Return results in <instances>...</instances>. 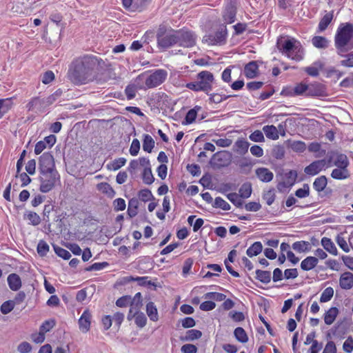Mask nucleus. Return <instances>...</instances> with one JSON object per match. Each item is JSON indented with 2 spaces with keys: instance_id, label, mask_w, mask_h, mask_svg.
Wrapping results in <instances>:
<instances>
[{
  "instance_id": "nucleus-1",
  "label": "nucleus",
  "mask_w": 353,
  "mask_h": 353,
  "mask_svg": "<svg viewBox=\"0 0 353 353\" xmlns=\"http://www.w3.org/2000/svg\"><path fill=\"white\" fill-rule=\"evenodd\" d=\"M95 66L94 58L83 57L72 63L68 72L72 82L77 85L86 84L92 79V70Z\"/></svg>"
},
{
  "instance_id": "nucleus-2",
  "label": "nucleus",
  "mask_w": 353,
  "mask_h": 353,
  "mask_svg": "<svg viewBox=\"0 0 353 353\" xmlns=\"http://www.w3.org/2000/svg\"><path fill=\"white\" fill-rule=\"evenodd\" d=\"M334 46L339 56L353 49V24L341 23L334 35Z\"/></svg>"
},
{
  "instance_id": "nucleus-3",
  "label": "nucleus",
  "mask_w": 353,
  "mask_h": 353,
  "mask_svg": "<svg viewBox=\"0 0 353 353\" xmlns=\"http://www.w3.org/2000/svg\"><path fill=\"white\" fill-rule=\"evenodd\" d=\"M276 46L282 54L292 60L300 61L304 57V49L301 42L294 37H279L276 41Z\"/></svg>"
},
{
  "instance_id": "nucleus-4",
  "label": "nucleus",
  "mask_w": 353,
  "mask_h": 353,
  "mask_svg": "<svg viewBox=\"0 0 353 353\" xmlns=\"http://www.w3.org/2000/svg\"><path fill=\"white\" fill-rule=\"evenodd\" d=\"M40 191L43 193L50 192L57 183H60V175L57 170L39 172Z\"/></svg>"
},
{
  "instance_id": "nucleus-5",
  "label": "nucleus",
  "mask_w": 353,
  "mask_h": 353,
  "mask_svg": "<svg viewBox=\"0 0 353 353\" xmlns=\"http://www.w3.org/2000/svg\"><path fill=\"white\" fill-rule=\"evenodd\" d=\"M159 48L165 50L176 45V30L170 29L165 31L159 30L157 35Z\"/></svg>"
},
{
  "instance_id": "nucleus-6",
  "label": "nucleus",
  "mask_w": 353,
  "mask_h": 353,
  "mask_svg": "<svg viewBox=\"0 0 353 353\" xmlns=\"http://www.w3.org/2000/svg\"><path fill=\"white\" fill-rule=\"evenodd\" d=\"M176 45L183 48H191L196 44V36L192 31L181 29L176 30Z\"/></svg>"
},
{
  "instance_id": "nucleus-7",
  "label": "nucleus",
  "mask_w": 353,
  "mask_h": 353,
  "mask_svg": "<svg viewBox=\"0 0 353 353\" xmlns=\"http://www.w3.org/2000/svg\"><path fill=\"white\" fill-rule=\"evenodd\" d=\"M168 77V72L163 69H158L148 75L145 80L147 88H154L162 84Z\"/></svg>"
},
{
  "instance_id": "nucleus-8",
  "label": "nucleus",
  "mask_w": 353,
  "mask_h": 353,
  "mask_svg": "<svg viewBox=\"0 0 353 353\" xmlns=\"http://www.w3.org/2000/svg\"><path fill=\"white\" fill-rule=\"evenodd\" d=\"M226 38L227 30L225 26H223L214 33L205 35L203 41L212 46L222 45L225 43Z\"/></svg>"
},
{
  "instance_id": "nucleus-9",
  "label": "nucleus",
  "mask_w": 353,
  "mask_h": 353,
  "mask_svg": "<svg viewBox=\"0 0 353 353\" xmlns=\"http://www.w3.org/2000/svg\"><path fill=\"white\" fill-rule=\"evenodd\" d=\"M197 81L203 89V92L208 94L212 89L214 76L209 71H201L197 74Z\"/></svg>"
},
{
  "instance_id": "nucleus-10",
  "label": "nucleus",
  "mask_w": 353,
  "mask_h": 353,
  "mask_svg": "<svg viewBox=\"0 0 353 353\" xmlns=\"http://www.w3.org/2000/svg\"><path fill=\"white\" fill-rule=\"evenodd\" d=\"M329 162L330 161H327L325 159L314 161L304 168V172L309 176L316 175L321 171L325 170L330 167Z\"/></svg>"
},
{
  "instance_id": "nucleus-11",
  "label": "nucleus",
  "mask_w": 353,
  "mask_h": 353,
  "mask_svg": "<svg viewBox=\"0 0 353 353\" xmlns=\"http://www.w3.org/2000/svg\"><path fill=\"white\" fill-rule=\"evenodd\" d=\"M52 170H57L54 157L51 153L44 152L39 157V172L50 171Z\"/></svg>"
},
{
  "instance_id": "nucleus-12",
  "label": "nucleus",
  "mask_w": 353,
  "mask_h": 353,
  "mask_svg": "<svg viewBox=\"0 0 353 353\" xmlns=\"http://www.w3.org/2000/svg\"><path fill=\"white\" fill-rule=\"evenodd\" d=\"M230 161V154L227 151L219 152L213 154L210 159V164L214 167H224Z\"/></svg>"
},
{
  "instance_id": "nucleus-13",
  "label": "nucleus",
  "mask_w": 353,
  "mask_h": 353,
  "mask_svg": "<svg viewBox=\"0 0 353 353\" xmlns=\"http://www.w3.org/2000/svg\"><path fill=\"white\" fill-rule=\"evenodd\" d=\"M236 0H230L225 8L223 18L226 23H232L236 19Z\"/></svg>"
},
{
  "instance_id": "nucleus-14",
  "label": "nucleus",
  "mask_w": 353,
  "mask_h": 353,
  "mask_svg": "<svg viewBox=\"0 0 353 353\" xmlns=\"http://www.w3.org/2000/svg\"><path fill=\"white\" fill-rule=\"evenodd\" d=\"M307 84L301 82L296 84L294 87L288 88L286 90H284L283 92H285L287 94L291 97L300 96L303 94L307 96Z\"/></svg>"
},
{
  "instance_id": "nucleus-15",
  "label": "nucleus",
  "mask_w": 353,
  "mask_h": 353,
  "mask_svg": "<svg viewBox=\"0 0 353 353\" xmlns=\"http://www.w3.org/2000/svg\"><path fill=\"white\" fill-rule=\"evenodd\" d=\"M250 143L245 138H239L232 146V150L240 155H244L248 152Z\"/></svg>"
},
{
  "instance_id": "nucleus-16",
  "label": "nucleus",
  "mask_w": 353,
  "mask_h": 353,
  "mask_svg": "<svg viewBox=\"0 0 353 353\" xmlns=\"http://www.w3.org/2000/svg\"><path fill=\"white\" fill-rule=\"evenodd\" d=\"M307 97H324L325 95V89L323 85L319 83H314L307 85Z\"/></svg>"
},
{
  "instance_id": "nucleus-17",
  "label": "nucleus",
  "mask_w": 353,
  "mask_h": 353,
  "mask_svg": "<svg viewBox=\"0 0 353 353\" xmlns=\"http://www.w3.org/2000/svg\"><path fill=\"white\" fill-rule=\"evenodd\" d=\"M91 313L88 310L83 311L80 319H79V327L82 332H87L90 328L91 323Z\"/></svg>"
},
{
  "instance_id": "nucleus-18",
  "label": "nucleus",
  "mask_w": 353,
  "mask_h": 353,
  "mask_svg": "<svg viewBox=\"0 0 353 353\" xmlns=\"http://www.w3.org/2000/svg\"><path fill=\"white\" fill-rule=\"evenodd\" d=\"M339 285L343 290H350L353 287V274L350 272L341 274L339 278Z\"/></svg>"
},
{
  "instance_id": "nucleus-19",
  "label": "nucleus",
  "mask_w": 353,
  "mask_h": 353,
  "mask_svg": "<svg viewBox=\"0 0 353 353\" xmlns=\"http://www.w3.org/2000/svg\"><path fill=\"white\" fill-rule=\"evenodd\" d=\"M257 178L263 183L270 182L274 178V174L266 168H259L255 170Z\"/></svg>"
},
{
  "instance_id": "nucleus-20",
  "label": "nucleus",
  "mask_w": 353,
  "mask_h": 353,
  "mask_svg": "<svg viewBox=\"0 0 353 353\" xmlns=\"http://www.w3.org/2000/svg\"><path fill=\"white\" fill-rule=\"evenodd\" d=\"M28 111H41L46 108L43 99L39 97H34L26 105Z\"/></svg>"
},
{
  "instance_id": "nucleus-21",
  "label": "nucleus",
  "mask_w": 353,
  "mask_h": 353,
  "mask_svg": "<svg viewBox=\"0 0 353 353\" xmlns=\"http://www.w3.org/2000/svg\"><path fill=\"white\" fill-rule=\"evenodd\" d=\"M339 313V309L336 307H332L328 309L324 314L323 319L325 323L327 325H332L336 320Z\"/></svg>"
},
{
  "instance_id": "nucleus-22",
  "label": "nucleus",
  "mask_w": 353,
  "mask_h": 353,
  "mask_svg": "<svg viewBox=\"0 0 353 353\" xmlns=\"http://www.w3.org/2000/svg\"><path fill=\"white\" fill-rule=\"evenodd\" d=\"M7 281L9 288L13 291H17L21 287V278L15 273L9 274Z\"/></svg>"
},
{
  "instance_id": "nucleus-23",
  "label": "nucleus",
  "mask_w": 353,
  "mask_h": 353,
  "mask_svg": "<svg viewBox=\"0 0 353 353\" xmlns=\"http://www.w3.org/2000/svg\"><path fill=\"white\" fill-rule=\"evenodd\" d=\"M318 258L315 256H307L301 263V268L304 271H310L318 264Z\"/></svg>"
},
{
  "instance_id": "nucleus-24",
  "label": "nucleus",
  "mask_w": 353,
  "mask_h": 353,
  "mask_svg": "<svg viewBox=\"0 0 353 353\" xmlns=\"http://www.w3.org/2000/svg\"><path fill=\"white\" fill-rule=\"evenodd\" d=\"M307 149L309 152L314 154V157L321 158L325 155L326 150L322 149L321 144L319 142H312L309 144Z\"/></svg>"
},
{
  "instance_id": "nucleus-25",
  "label": "nucleus",
  "mask_w": 353,
  "mask_h": 353,
  "mask_svg": "<svg viewBox=\"0 0 353 353\" xmlns=\"http://www.w3.org/2000/svg\"><path fill=\"white\" fill-rule=\"evenodd\" d=\"M258 72V65L256 61H250L244 68V74L248 79L254 78Z\"/></svg>"
},
{
  "instance_id": "nucleus-26",
  "label": "nucleus",
  "mask_w": 353,
  "mask_h": 353,
  "mask_svg": "<svg viewBox=\"0 0 353 353\" xmlns=\"http://www.w3.org/2000/svg\"><path fill=\"white\" fill-rule=\"evenodd\" d=\"M321 243L325 250H327L332 255H337V248L330 239L327 237H323Z\"/></svg>"
},
{
  "instance_id": "nucleus-27",
  "label": "nucleus",
  "mask_w": 353,
  "mask_h": 353,
  "mask_svg": "<svg viewBox=\"0 0 353 353\" xmlns=\"http://www.w3.org/2000/svg\"><path fill=\"white\" fill-rule=\"evenodd\" d=\"M334 14L333 11L327 12L323 18L321 19L319 26L318 29L319 32H323L326 30L327 26L330 25L331 21L333 19Z\"/></svg>"
},
{
  "instance_id": "nucleus-28",
  "label": "nucleus",
  "mask_w": 353,
  "mask_h": 353,
  "mask_svg": "<svg viewBox=\"0 0 353 353\" xmlns=\"http://www.w3.org/2000/svg\"><path fill=\"white\" fill-rule=\"evenodd\" d=\"M323 68L321 61H315L310 66L304 68V71L310 76L316 77L319 74V70Z\"/></svg>"
},
{
  "instance_id": "nucleus-29",
  "label": "nucleus",
  "mask_w": 353,
  "mask_h": 353,
  "mask_svg": "<svg viewBox=\"0 0 353 353\" xmlns=\"http://www.w3.org/2000/svg\"><path fill=\"white\" fill-rule=\"evenodd\" d=\"M329 40L321 36H315L312 39V45L319 49H325L329 46Z\"/></svg>"
},
{
  "instance_id": "nucleus-30",
  "label": "nucleus",
  "mask_w": 353,
  "mask_h": 353,
  "mask_svg": "<svg viewBox=\"0 0 353 353\" xmlns=\"http://www.w3.org/2000/svg\"><path fill=\"white\" fill-rule=\"evenodd\" d=\"M201 108L199 105L194 106L192 109L190 110L185 117V121L182 122L184 125H188L193 123L196 118L199 111H200Z\"/></svg>"
},
{
  "instance_id": "nucleus-31",
  "label": "nucleus",
  "mask_w": 353,
  "mask_h": 353,
  "mask_svg": "<svg viewBox=\"0 0 353 353\" xmlns=\"http://www.w3.org/2000/svg\"><path fill=\"white\" fill-rule=\"evenodd\" d=\"M12 98L0 99V119L12 108Z\"/></svg>"
},
{
  "instance_id": "nucleus-32",
  "label": "nucleus",
  "mask_w": 353,
  "mask_h": 353,
  "mask_svg": "<svg viewBox=\"0 0 353 353\" xmlns=\"http://www.w3.org/2000/svg\"><path fill=\"white\" fill-rule=\"evenodd\" d=\"M146 313L151 321L156 322L159 320L157 308L153 302L147 303Z\"/></svg>"
},
{
  "instance_id": "nucleus-33",
  "label": "nucleus",
  "mask_w": 353,
  "mask_h": 353,
  "mask_svg": "<svg viewBox=\"0 0 353 353\" xmlns=\"http://www.w3.org/2000/svg\"><path fill=\"white\" fill-rule=\"evenodd\" d=\"M292 248L296 252L301 253L310 251L311 249V245L308 241H299L294 242L292 244Z\"/></svg>"
},
{
  "instance_id": "nucleus-34",
  "label": "nucleus",
  "mask_w": 353,
  "mask_h": 353,
  "mask_svg": "<svg viewBox=\"0 0 353 353\" xmlns=\"http://www.w3.org/2000/svg\"><path fill=\"white\" fill-rule=\"evenodd\" d=\"M202 332L198 330H189L185 332V336L181 337L183 341H192L194 340L201 338Z\"/></svg>"
},
{
  "instance_id": "nucleus-35",
  "label": "nucleus",
  "mask_w": 353,
  "mask_h": 353,
  "mask_svg": "<svg viewBox=\"0 0 353 353\" xmlns=\"http://www.w3.org/2000/svg\"><path fill=\"white\" fill-rule=\"evenodd\" d=\"M263 131L266 137L270 139L276 140L279 137L278 130L273 125L263 126Z\"/></svg>"
},
{
  "instance_id": "nucleus-36",
  "label": "nucleus",
  "mask_w": 353,
  "mask_h": 353,
  "mask_svg": "<svg viewBox=\"0 0 353 353\" xmlns=\"http://www.w3.org/2000/svg\"><path fill=\"white\" fill-rule=\"evenodd\" d=\"M331 176L337 180H343L350 176V172L347 169L337 168L332 170Z\"/></svg>"
},
{
  "instance_id": "nucleus-37",
  "label": "nucleus",
  "mask_w": 353,
  "mask_h": 353,
  "mask_svg": "<svg viewBox=\"0 0 353 353\" xmlns=\"http://www.w3.org/2000/svg\"><path fill=\"white\" fill-rule=\"evenodd\" d=\"M139 202L137 198H132L128 201V214L130 217H134L138 213Z\"/></svg>"
},
{
  "instance_id": "nucleus-38",
  "label": "nucleus",
  "mask_w": 353,
  "mask_h": 353,
  "mask_svg": "<svg viewBox=\"0 0 353 353\" xmlns=\"http://www.w3.org/2000/svg\"><path fill=\"white\" fill-rule=\"evenodd\" d=\"M24 219L28 221V223L36 226L40 224L41 218L40 216L34 212L32 211H27L24 214Z\"/></svg>"
},
{
  "instance_id": "nucleus-39",
  "label": "nucleus",
  "mask_w": 353,
  "mask_h": 353,
  "mask_svg": "<svg viewBox=\"0 0 353 353\" xmlns=\"http://www.w3.org/2000/svg\"><path fill=\"white\" fill-rule=\"evenodd\" d=\"M262 243L260 241H256L248 248L246 254L248 256L252 257L260 254L262 252Z\"/></svg>"
},
{
  "instance_id": "nucleus-40",
  "label": "nucleus",
  "mask_w": 353,
  "mask_h": 353,
  "mask_svg": "<svg viewBox=\"0 0 353 353\" xmlns=\"http://www.w3.org/2000/svg\"><path fill=\"white\" fill-rule=\"evenodd\" d=\"M97 189L108 197L112 198L115 195V191L112 186L108 183H100L97 185Z\"/></svg>"
},
{
  "instance_id": "nucleus-41",
  "label": "nucleus",
  "mask_w": 353,
  "mask_h": 353,
  "mask_svg": "<svg viewBox=\"0 0 353 353\" xmlns=\"http://www.w3.org/2000/svg\"><path fill=\"white\" fill-rule=\"evenodd\" d=\"M142 296L141 292H137L133 298L131 297V301L130 302V308L140 312V309L142 307Z\"/></svg>"
},
{
  "instance_id": "nucleus-42",
  "label": "nucleus",
  "mask_w": 353,
  "mask_h": 353,
  "mask_svg": "<svg viewBox=\"0 0 353 353\" xmlns=\"http://www.w3.org/2000/svg\"><path fill=\"white\" fill-rule=\"evenodd\" d=\"M327 184V178L325 176H321L316 178L313 183L314 189L320 192L323 191Z\"/></svg>"
},
{
  "instance_id": "nucleus-43",
  "label": "nucleus",
  "mask_w": 353,
  "mask_h": 353,
  "mask_svg": "<svg viewBox=\"0 0 353 353\" xmlns=\"http://www.w3.org/2000/svg\"><path fill=\"white\" fill-rule=\"evenodd\" d=\"M154 147V141L152 137L146 134L143 135V149L145 152L150 153Z\"/></svg>"
},
{
  "instance_id": "nucleus-44",
  "label": "nucleus",
  "mask_w": 353,
  "mask_h": 353,
  "mask_svg": "<svg viewBox=\"0 0 353 353\" xmlns=\"http://www.w3.org/2000/svg\"><path fill=\"white\" fill-rule=\"evenodd\" d=\"M349 164L350 162L347 156L343 154L337 155L334 161V165L340 168L347 169Z\"/></svg>"
},
{
  "instance_id": "nucleus-45",
  "label": "nucleus",
  "mask_w": 353,
  "mask_h": 353,
  "mask_svg": "<svg viewBox=\"0 0 353 353\" xmlns=\"http://www.w3.org/2000/svg\"><path fill=\"white\" fill-rule=\"evenodd\" d=\"M256 279L263 283H268L271 281V274L269 271L256 270Z\"/></svg>"
},
{
  "instance_id": "nucleus-46",
  "label": "nucleus",
  "mask_w": 353,
  "mask_h": 353,
  "mask_svg": "<svg viewBox=\"0 0 353 353\" xmlns=\"http://www.w3.org/2000/svg\"><path fill=\"white\" fill-rule=\"evenodd\" d=\"M263 199L268 205H271L275 201L276 192L274 188H271L267 191H264L263 194Z\"/></svg>"
},
{
  "instance_id": "nucleus-47",
  "label": "nucleus",
  "mask_w": 353,
  "mask_h": 353,
  "mask_svg": "<svg viewBox=\"0 0 353 353\" xmlns=\"http://www.w3.org/2000/svg\"><path fill=\"white\" fill-rule=\"evenodd\" d=\"M239 195L242 199H248L252 194V185L250 183H243L239 189Z\"/></svg>"
},
{
  "instance_id": "nucleus-48",
  "label": "nucleus",
  "mask_w": 353,
  "mask_h": 353,
  "mask_svg": "<svg viewBox=\"0 0 353 353\" xmlns=\"http://www.w3.org/2000/svg\"><path fill=\"white\" fill-rule=\"evenodd\" d=\"M154 199V198L153 196V194H152L151 191L148 189H143L138 192V200H140L143 202L145 203Z\"/></svg>"
},
{
  "instance_id": "nucleus-49",
  "label": "nucleus",
  "mask_w": 353,
  "mask_h": 353,
  "mask_svg": "<svg viewBox=\"0 0 353 353\" xmlns=\"http://www.w3.org/2000/svg\"><path fill=\"white\" fill-rule=\"evenodd\" d=\"M290 148L296 152H303L306 148V144L301 141H293L290 143Z\"/></svg>"
},
{
  "instance_id": "nucleus-50",
  "label": "nucleus",
  "mask_w": 353,
  "mask_h": 353,
  "mask_svg": "<svg viewBox=\"0 0 353 353\" xmlns=\"http://www.w3.org/2000/svg\"><path fill=\"white\" fill-rule=\"evenodd\" d=\"M234 334L237 341L246 343L248 341V335L243 328L239 327L234 330Z\"/></svg>"
},
{
  "instance_id": "nucleus-51",
  "label": "nucleus",
  "mask_w": 353,
  "mask_h": 353,
  "mask_svg": "<svg viewBox=\"0 0 353 353\" xmlns=\"http://www.w3.org/2000/svg\"><path fill=\"white\" fill-rule=\"evenodd\" d=\"M142 179L143 183L146 185H150L154 182V178L153 176L152 170L150 168H145L143 169L142 173Z\"/></svg>"
},
{
  "instance_id": "nucleus-52",
  "label": "nucleus",
  "mask_w": 353,
  "mask_h": 353,
  "mask_svg": "<svg viewBox=\"0 0 353 353\" xmlns=\"http://www.w3.org/2000/svg\"><path fill=\"white\" fill-rule=\"evenodd\" d=\"M213 207L223 210H230L231 208L230 205L220 196L215 198Z\"/></svg>"
},
{
  "instance_id": "nucleus-53",
  "label": "nucleus",
  "mask_w": 353,
  "mask_h": 353,
  "mask_svg": "<svg viewBox=\"0 0 353 353\" xmlns=\"http://www.w3.org/2000/svg\"><path fill=\"white\" fill-rule=\"evenodd\" d=\"M228 199L235 206L240 208L243 205V201L239 194L233 192L227 194Z\"/></svg>"
},
{
  "instance_id": "nucleus-54",
  "label": "nucleus",
  "mask_w": 353,
  "mask_h": 353,
  "mask_svg": "<svg viewBox=\"0 0 353 353\" xmlns=\"http://www.w3.org/2000/svg\"><path fill=\"white\" fill-rule=\"evenodd\" d=\"M126 163V159L123 157H120L114 159L110 165H108V168L110 170L116 171L123 167Z\"/></svg>"
},
{
  "instance_id": "nucleus-55",
  "label": "nucleus",
  "mask_w": 353,
  "mask_h": 353,
  "mask_svg": "<svg viewBox=\"0 0 353 353\" xmlns=\"http://www.w3.org/2000/svg\"><path fill=\"white\" fill-rule=\"evenodd\" d=\"M334 295V290L331 287L326 288L322 292L320 301L321 303H326L331 300Z\"/></svg>"
},
{
  "instance_id": "nucleus-56",
  "label": "nucleus",
  "mask_w": 353,
  "mask_h": 353,
  "mask_svg": "<svg viewBox=\"0 0 353 353\" xmlns=\"http://www.w3.org/2000/svg\"><path fill=\"white\" fill-rule=\"evenodd\" d=\"M297 173L295 170H290L285 174L284 180L286 185H293L296 179Z\"/></svg>"
},
{
  "instance_id": "nucleus-57",
  "label": "nucleus",
  "mask_w": 353,
  "mask_h": 353,
  "mask_svg": "<svg viewBox=\"0 0 353 353\" xmlns=\"http://www.w3.org/2000/svg\"><path fill=\"white\" fill-rule=\"evenodd\" d=\"M204 298L205 299H212L216 301H223L225 299L226 296L219 292H208L205 294Z\"/></svg>"
},
{
  "instance_id": "nucleus-58",
  "label": "nucleus",
  "mask_w": 353,
  "mask_h": 353,
  "mask_svg": "<svg viewBox=\"0 0 353 353\" xmlns=\"http://www.w3.org/2000/svg\"><path fill=\"white\" fill-rule=\"evenodd\" d=\"M37 250L41 256H46L49 251V245L46 241L41 240L37 245Z\"/></svg>"
},
{
  "instance_id": "nucleus-59",
  "label": "nucleus",
  "mask_w": 353,
  "mask_h": 353,
  "mask_svg": "<svg viewBox=\"0 0 353 353\" xmlns=\"http://www.w3.org/2000/svg\"><path fill=\"white\" fill-rule=\"evenodd\" d=\"M55 253L63 259H69L71 257L70 252L59 246L53 245Z\"/></svg>"
},
{
  "instance_id": "nucleus-60",
  "label": "nucleus",
  "mask_w": 353,
  "mask_h": 353,
  "mask_svg": "<svg viewBox=\"0 0 353 353\" xmlns=\"http://www.w3.org/2000/svg\"><path fill=\"white\" fill-rule=\"evenodd\" d=\"M249 139L254 142H264L265 138L261 131L256 130L254 131L250 136Z\"/></svg>"
},
{
  "instance_id": "nucleus-61",
  "label": "nucleus",
  "mask_w": 353,
  "mask_h": 353,
  "mask_svg": "<svg viewBox=\"0 0 353 353\" xmlns=\"http://www.w3.org/2000/svg\"><path fill=\"white\" fill-rule=\"evenodd\" d=\"M14 307V303L12 301H7L3 303L1 306V312L3 314L10 313Z\"/></svg>"
},
{
  "instance_id": "nucleus-62",
  "label": "nucleus",
  "mask_w": 353,
  "mask_h": 353,
  "mask_svg": "<svg viewBox=\"0 0 353 353\" xmlns=\"http://www.w3.org/2000/svg\"><path fill=\"white\" fill-rule=\"evenodd\" d=\"M134 322L137 327L142 328L146 325L147 318L143 312H139L137 314Z\"/></svg>"
},
{
  "instance_id": "nucleus-63",
  "label": "nucleus",
  "mask_w": 353,
  "mask_h": 353,
  "mask_svg": "<svg viewBox=\"0 0 353 353\" xmlns=\"http://www.w3.org/2000/svg\"><path fill=\"white\" fill-rule=\"evenodd\" d=\"M343 57H344L345 59L341 61V65L348 68L353 67V52L347 54H343Z\"/></svg>"
},
{
  "instance_id": "nucleus-64",
  "label": "nucleus",
  "mask_w": 353,
  "mask_h": 353,
  "mask_svg": "<svg viewBox=\"0 0 353 353\" xmlns=\"http://www.w3.org/2000/svg\"><path fill=\"white\" fill-rule=\"evenodd\" d=\"M131 301V296L129 295H125L119 298L116 301V305L119 307H125L130 305Z\"/></svg>"
}]
</instances>
